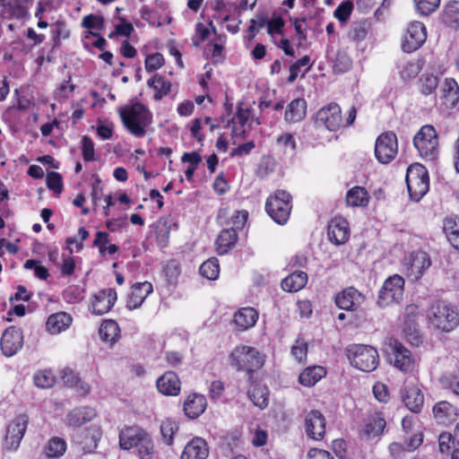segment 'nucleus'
Instances as JSON below:
<instances>
[{"instance_id": "18", "label": "nucleus", "mask_w": 459, "mask_h": 459, "mask_svg": "<svg viewBox=\"0 0 459 459\" xmlns=\"http://www.w3.org/2000/svg\"><path fill=\"white\" fill-rule=\"evenodd\" d=\"M117 300V292L114 289H104L94 295L92 312L96 315L108 313Z\"/></svg>"}, {"instance_id": "48", "label": "nucleus", "mask_w": 459, "mask_h": 459, "mask_svg": "<svg viewBox=\"0 0 459 459\" xmlns=\"http://www.w3.org/2000/svg\"><path fill=\"white\" fill-rule=\"evenodd\" d=\"M438 448L439 452L443 455H450L453 453V450L457 448L456 442L453 434L449 432H442L438 436Z\"/></svg>"}, {"instance_id": "6", "label": "nucleus", "mask_w": 459, "mask_h": 459, "mask_svg": "<svg viewBox=\"0 0 459 459\" xmlns=\"http://www.w3.org/2000/svg\"><path fill=\"white\" fill-rule=\"evenodd\" d=\"M405 181L410 197L415 202H419L429 189L428 170L420 163H413L408 167Z\"/></svg>"}, {"instance_id": "22", "label": "nucleus", "mask_w": 459, "mask_h": 459, "mask_svg": "<svg viewBox=\"0 0 459 459\" xmlns=\"http://www.w3.org/2000/svg\"><path fill=\"white\" fill-rule=\"evenodd\" d=\"M209 448L206 441L202 437H194L185 446L181 459H206Z\"/></svg>"}, {"instance_id": "28", "label": "nucleus", "mask_w": 459, "mask_h": 459, "mask_svg": "<svg viewBox=\"0 0 459 459\" xmlns=\"http://www.w3.org/2000/svg\"><path fill=\"white\" fill-rule=\"evenodd\" d=\"M238 241V233L234 228L222 230L216 238V249L219 255H225L232 249Z\"/></svg>"}, {"instance_id": "15", "label": "nucleus", "mask_w": 459, "mask_h": 459, "mask_svg": "<svg viewBox=\"0 0 459 459\" xmlns=\"http://www.w3.org/2000/svg\"><path fill=\"white\" fill-rule=\"evenodd\" d=\"M1 350L4 356L14 355L23 345V334L21 328L16 326L8 327L1 338Z\"/></svg>"}, {"instance_id": "46", "label": "nucleus", "mask_w": 459, "mask_h": 459, "mask_svg": "<svg viewBox=\"0 0 459 459\" xmlns=\"http://www.w3.org/2000/svg\"><path fill=\"white\" fill-rule=\"evenodd\" d=\"M135 449L140 459H152L154 455V445L148 433L143 435V437H141V441Z\"/></svg>"}, {"instance_id": "20", "label": "nucleus", "mask_w": 459, "mask_h": 459, "mask_svg": "<svg viewBox=\"0 0 459 459\" xmlns=\"http://www.w3.org/2000/svg\"><path fill=\"white\" fill-rule=\"evenodd\" d=\"M440 101L447 108H455L459 102V86L453 78H446L440 88Z\"/></svg>"}, {"instance_id": "45", "label": "nucleus", "mask_w": 459, "mask_h": 459, "mask_svg": "<svg viewBox=\"0 0 459 459\" xmlns=\"http://www.w3.org/2000/svg\"><path fill=\"white\" fill-rule=\"evenodd\" d=\"M200 273L208 280H216L220 273L218 259L212 257L204 262L200 266Z\"/></svg>"}, {"instance_id": "27", "label": "nucleus", "mask_w": 459, "mask_h": 459, "mask_svg": "<svg viewBox=\"0 0 459 459\" xmlns=\"http://www.w3.org/2000/svg\"><path fill=\"white\" fill-rule=\"evenodd\" d=\"M206 405V398L204 395L193 394L185 401L184 411L188 418L195 419L204 411Z\"/></svg>"}, {"instance_id": "44", "label": "nucleus", "mask_w": 459, "mask_h": 459, "mask_svg": "<svg viewBox=\"0 0 459 459\" xmlns=\"http://www.w3.org/2000/svg\"><path fill=\"white\" fill-rule=\"evenodd\" d=\"M66 450V443L65 439L54 437L49 439L48 446L45 447V454L48 457H60Z\"/></svg>"}, {"instance_id": "31", "label": "nucleus", "mask_w": 459, "mask_h": 459, "mask_svg": "<svg viewBox=\"0 0 459 459\" xmlns=\"http://www.w3.org/2000/svg\"><path fill=\"white\" fill-rule=\"evenodd\" d=\"M307 282V274L302 271H295L281 281L284 291L297 292L303 289Z\"/></svg>"}, {"instance_id": "42", "label": "nucleus", "mask_w": 459, "mask_h": 459, "mask_svg": "<svg viewBox=\"0 0 459 459\" xmlns=\"http://www.w3.org/2000/svg\"><path fill=\"white\" fill-rule=\"evenodd\" d=\"M439 79L432 74H423L419 80L420 91L423 95H430L436 92Z\"/></svg>"}, {"instance_id": "29", "label": "nucleus", "mask_w": 459, "mask_h": 459, "mask_svg": "<svg viewBox=\"0 0 459 459\" xmlns=\"http://www.w3.org/2000/svg\"><path fill=\"white\" fill-rule=\"evenodd\" d=\"M147 432L141 429L126 428L119 433V446L124 450H129L132 447H137L141 437Z\"/></svg>"}, {"instance_id": "41", "label": "nucleus", "mask_w": 459, "mask_h": 459, "mask_svg": "<svg viewBox=\"0 0 459 459\" xmlns=\"http://www.w3.org/2000/svg\"><path fill=\"white\" fill-rule=\"evenodd\" d=\"M368 202V195L364 187L354 186L348 191L346 203L351 206H366Z\"/></svg>"}, {"instance_id": "47", "label": "nucleus", "mask_w": 459, "mask_h": 459, "mask_svg": "<svg viewBox=\"0 0 459 459\" xmlns=\"http://www.w3.org/2000/svg\"><path fill=\"white\" fill-rule=\"evenodd\" d=\"M182 162H188L189 166L186 169L185 175L186 178L188 181L193 180L195 170L196 169L198 164L202 161L201 155L196 152H185L183 156L181 157Z\"/></svg>"}, {"instance_id": "36", "label": "nucleus", "mask_w": 459, "mask_h": 459, "mask_svg": "<svg viewBox=\"0 0 459 459\" xmlns=\"http://www.w3.org/2000/svg\"><path fill=\"white\" fill-rule=\"evenodd\" d=\"M172 224L170 216L162 217L156 222V240L160 247L167 245Z\"/></svg>"}, {"instance_id": "50", "label": "nucleus", "mask_w": 459, "mask_h": 459, "mask_svg": "<svg viewBox=\"0 0 459 459\" xmlns=\"http://www.w3.org/2000/svg\"><path fill=\"white\" fill-rule=\"evenodd\" d=\"M403 332L406 334L408 342L412 345L418 346L421 342L418 325L413 319L408 318L405 320Z\"/></svg>"}, {"instance_id": "63", "label": "nucleus", "mask_w": 459, "mask_h": 459, "mask_svg": "<svg viewBox=\"0 0 459 459\" xmlns=\"http://www.w3.org/2000/svg\"><path fill=\"white\" fill-rule=\"evenodd\" d=\"M52 34L56 44H58L61 39L69 37V30L62 22H56L52 29Z\"/></svg>"}, {"instance_id": "2", "label": "nucleus", "mask_w": 459, "mask_h": 459, "mask_svg": "<svg viewBox=\"0 0 459 459\" xmlns=\"http://www.w3.org/2000/svg\"><path fill=\"white\" fill-rule=\"evenodd\" d=\"M119 115L126 129L136 137L145 134V128L152 124V116L143 104L136 102L127 108H121Z\"/></svg>"}, {"instance_id": "25", "label": "nucleus", "mask_w": 459, "mask_h": 459, "mask_svg": "<svg viewBox=\"0 0 459 459\" xmlns=\"http://www.w3.org/2000/svg\"><path fill=\"white\" fill-rule=\"evenodd\" d=\"M360 299V293L353 287H349L337 294L335 304L342 310H355Z\"/></svg>"}, {"instance_id": "59", "label": "nucleus", "mask_w": 459, "mask_h": 459, "mask_svg": "<svg viewBox=\"0 0 459 459\" xmlns=\"http://www.w3.org/2000/svg\"><path fill=\"white\" fill-rule=\"evenodd\" d=\"M353 9V4L351 1L342 3L334 11V17L340 22H346Z\"/></svg>"}, {"instance_id": "64", "label": "nucleus", "mask_w": 459, "mask_h": 459, "mask_svg": "<svg viewBox=\"0 0 459 459\" xmlns=\"http://www.w3.org/2000/svg\"><path fill=\"white\" fill-rule=\"evenodd\" d=\"M307 459H334L326 450L311 448L307 453Z\"/></svg>"}, {"instance_id": "54", "label": "nucleus", "mask_w": 459, "mask_h": 459, "mask_svg": "<svg viewBox=\"0 0 459 459\" xmlns=\"http://www.w3.org/2000/svg\"><path fill=\"white\" fill-rule=\"evenodd\" d=\"M33 381L35 385L39 388H49L55 384V377L50 372L39 371L35 373Z\"/></svg>"}, {"instance_id": "40", "label": "nucleus", "mask_w": 459, "mask_h": 459, "mask_svg": "<svg viewBox=\"0 0 459 459\" xmlns=\"http://www.w3.org/2000/svg\"><path fill=\"white\" fill-rule=\"evenodd\" d=\"M149 87L155 90L154 100H160L164 96L169 94L171 88V83L160 74H155L152 79L147 82Z\"/></svg>"}, {"instance_id": "62", "label": "nucleus", "mask_w": 459, "mask_h": 459, "mask_svg": "<svg viewBox=\"0 0 459 459\" xmlns=\"http://www.w3.org/2000/svg\"><path fill=\"white\" fill-rule=\"evenodd\" d=\"M291 353L299 362H304L307 359V346L304 342L297 341L291 349Z\"/></svg>"}, {"instance_id": "57", "label": "nucleus", "mask_w": 459, "mask_h": 459, "mask_svg": "<svg viewBox=\"0 0 459 459\" xmlns=\"http://www.w3.org/2000/svg\"><path fill=\"white\" fill-rule=\"evenodd\" d=\"M164 64L163 56L160 53L149 55L145 59V69L152 73L160 68Z\"/></svg>"}, {"instance_id": "60", "label": "nucleus", "mask_w": 459, "mask_h": 459, "mask_svg": "<svg viewBox=\"0 0 459 459\" xmlns=\"http://www.w3.org/2000/svg\"><path fill=\"white\" fill-rule=\"evenodd\" d=\"M82 25L86 29L101 30L104 26V19L101 16L90 14L82 19Z\"/></svg>"}, {"instance_id": "61", "label": "nucleus", "mask_w": 459, "mask_h": 459, "mask_svg": "<svg viewBox=\"0 0 459 459\" xmlns=\"http://www.w3.org/2000/svg\"><path fill=\"white\" fill-rule=\"evenodd\" d=\"M82 157L84 160L90 161L94 160V143L91 139L84 135L82 140Z\"/></svg>"}, {"instance_id": "16", "label": "nucleus", "mask_w": 459, "mask_h": 459, "mask_svg": "<svg viewBox=\"0 0 459 459\" xmlns=\"http://www.w3.org/2000/svg\"><path fill=\"white\" fill-rule=\"evenodd\" d=\"M401 397L404 405L411 411L418 413L421 411L424 396L419 387L414 385H405L401 389Z\"/></svg>"}, {"instance_id": "38", "label": "nucleus", "mask_w": 459, "mask_h": 459, "mask_svg": "<svg viewBox=\"0 0 459 459\" xmlns=\"http://www.w3.org/2000/svg\"><path fill=\"white\" fill-rule=\"evenodd\" d=\"M443 23L454 29L459 27V1L447 4L442 13Z\"/></svg>"}, {"instance_id": "12", "label": "nucleus", "mask_w": 459, "mask_h": 459, "mask_svg": "<svg viewBox=\"0 0 459 459\" xmlns=\"http://www.w3.org/2000/svg\"><path fill=\"white\" fill-rule=\"evenodd\" d=\"M316 124L317 126H325L329 131H337L342 124L339 105L333 102L319 109L316 116Z\"/></svg>"}, {"instance_id": "49", "label": "nucleus", "mask_w": 459, "mask_h": 459, "mask_svg": "<svg viewBox=\"0 0 459 459\" xmlns=\"http://www.w3.org/2000/svg\"><path fill=\"white\" fill-rule=\"evenodd\" d=\"M399 68L400 75L403 80L416 77L420 71L419 63L414 60L403 61L400 64Z\"/></svg>"}, {"instance_id": "21", "label": "nucleus", "mask_w": 459, "mask_h": 459, "mask_svg": "<svg viewBox=\"0 0 459 459\" xmlns=\"http://www.w3.org/2000/svg\"><path fill=\"white\" fill-rule=\"evenodd\" d=\"M350 236V230L346 220L334 218L328 226V238L335 245L345 243Z\"/></svg>"}, {"instance_id": "24", "label": "nucleus", "mask_w": 459, "mask_h": 459, "mask_svg": "<svg viewBox=\"0 0 459 459\" xmlns=\"http://www.w3.org/2000/svg\"><path fill=\"white\" fill-rule=\"evenodd\" d=\"M158 390L165 395L175 396L179 394L180 381L176 373L168 371L156 381Z\"/></svg>"}, {"instance_id": "53", "label": "nucleus", "mask_w": 459, "mask_h": 459, "mask_svg": "<svg viewBox=\"0 0 459 459\" xmlns=\"http://www.w3.org/2000/svg\"><path fill=\"white\" fill-rule=\"evenodd\" d=\"M414 2L417 12L420 15L427 16L437 10L440 0H414Z\"/></svg>"}, {"instance_id": "34", "label": "nucleus", "mask_w": 459, "mask_h": 459, "mask_svg": "<svg viewBox=\"0 0 459 459\" xmlns=\"http://www.w3.org/2000/svg\"><path fill=\"white\" fill-rule=\"evenodd\" d=\"M258 314L252 307H243L234 315V323L242 330H247L256 323Z\"/></svg>"}, {"instance_id": "43", "label": "nucleus", "mask_w": 459, "mask_h": 459, "mask_svg": "<svg viewBox=\"0 0 459 459\" xmlns=\"http://www.w3.org/2000/svg\"><path fill=\"white\" fill-rule=\"evenodd\" d=\"M444 230L450 244L459 250V220L447 219L445 221Z\"/></svg>"}, {"instance_id": "17", "label": "nucleus", "mask_w": 459, "mask_h": 459, "mask_svg": "<svg viewBox=\"0 0 459 459\" xmlns=\"http://www.w3.org/2000/svg\"><path fill=\"white\" fill-rule=\"evenodd\" d=\"M431 265L429 255L423 251L413 252L409 258L408 274L414 280H419Z\"/></svg>"}, {"instance_id": "51", "label": "nucleus", "mask_w": 459, "mask_h": 459, "mask_svg": "<svg viewBox=\"0 0 459 459\" xmlns=\"http://www.w3.org/2000/svg\"><path fill=\"white\" fill-rule=\"evenodd\" d=\"M351 67V60L344 51H338L333 60V69L335 74H342Z\"/></svg>"}, {"instance_id": "56", "label": "nucleus", "mask_w": 459, "mask_h": 459, "mask_svg": "<svg viewBox=\"0 0 459 459\" xmlns=\"http://www.w3.org/2000/svg\"><path fill=\"white\" fill-rule=\"evenodd\" d=\"M277 144L284 148L285 152L294 154L296 152V142L291 134L284 133L277 137Z\"/></svg>"}, {"instance_id": "55", "label": "nucleus", "mask_w": 459, "mask_h": 459, "mask_svg": "<svg viewBox=\"0 0 459 459\" xmlns=\"http://www.w3.org/2000/svg\"><path fill=\"white\" fill-rule=\"evenodd\" d=\"M178 427L177 423L170 420H166L161 422L160 432L168 445L172 444L173 435L178 430Z\"/></svg>"}, {"instance_id": "13", "label": "nucleus", "mask_w": 459, "mask_h": 459, "mask_svg": "<svg viewBox=\"0 0 459 459\" xmlns=\"http://www.w3.org/2000/svg\"><path fill=\"white\" fill-rule=\"evenodd\" d=\"M427 32L424 24L420 22H413L409 24L407 32L402 43L404 52L411 53L420 48L426 41Z\"/></svg>"}, {"instance_id": "58", "label": "nucleus", "mask_w": 459, "mask_h": 459, "mask_svg": "<svg viewBox=\"0 0 459 459\" xmlns=\"http://www.w3.org/2000/svg\"><path fill=\"white\" fill-rule=\"evenodd\" d=\"M47 186L56 194H60L63 189L62 177L59 173L52 171L47 175Z\"/></svg>"}, {"instance_id": "30", "label": "nucleus", "mask_w": 459, "mask_h": 459, "mask_svg": "<svg viewBox=\"0 0 459 459\" xmlns=\"http://www.w3.org/2000/svg\"><path fill=\"white\" fill-rule=\"evenodd\" d=\"M385 425L386 422L382 414L376 412L366 419L361 432L368 437H376L383 433Z\"/></svg>"}, {"instance_id": "4", "label": "nucleus", "mask_w": 459, "mask_h": 459, "mask_svg": "<svg viewBox=\"0 0 459 459\" xmlns=\"http://www.w3.org/2000/svg\"><path fill=\"white\" fill-rule=\"evenodd\" d=\"M346 354L351 365L364 372L374 371L379 363L377 351L370 345H349Z\"/></svg>"}, {"instance_id": "1", "label": "nucleus", "mask_w": 459, "mask_h": 459, "mask_svg": "<svg viewBox=\"0 0 459 459\" xmlns=\"http://www.w3.org/2000/svg\"><path fill=\"white\" fill-rule=\"evenodd\" d=\"M427 317L429 325L437 330L448 333L459 325L457 307L446 301H436L428 309Z\"/></svg>"}, {"instance_id": "37", "label": "nucleus", "mask_w": 459, "mask_h": 459, "mask_svg": "<svg viewBox=\"0 0 459 459\" xmlns=\"http://www.w3.org/2000/svg\"><path fill=\"white\" fill-rule=\"evenodd\" d=\"M323 367L316 366L307 368L299 377V383L305 386H312L316 385L325 375Z\"/></svg>"}, {"instance_id": "19", "label": "nucleus", "mask_w": 459, "mask_h": 459, "mask_svg": "<svg viewBox=\"0 0 459 459\" xmlns=\"http://www.w3.org/2000/svg\"><path fill=\"white\" fill-rule=\"evenodd\" d=\"M433 415L438 424L446 426L456 420L458 410L449 402L440 401L434 405Z\"/></svg>"}, {"instance_id": "35", "label": "nucleus", "mask_w": 459, "mask_h": 459, "mask_svg": "<svg viewBox=\"0 0 459 459\" xmlns=\"http://www.w3.org/2000/svg\"><path fill=\"white\" fill-rule=\"evenodd\" d=\"M248 397L259 409H264L269 403V391L265 385H254L248 390Z\"/></svg>"}, {"instance_id": "32", "label": "nucleus", "mask_w": 459, "mask_h": 459, "mask_svg": "<svg viewBox=\"0 0 459 459\" xmlns=\"http://www.w3.org/2000/svg\"><path fill=\"white\" fill-rule=\"evenodd\" d=\"M72 323V317L65 312H59L48 316L47 329L51 334L65 331Z\"/></svg>"}, {"instance_id": "7", "label": "nucleus", "mask_w": 459, "mask_h": 459, "mask_svg": "<svg viewBox=\"0 0 459 459\" xmlns=\"http://www.w3.org/2000/svg\"><path fill=\"white\" fill-rule=\"evenodd\" d=\"M265 210L275 222L285 224L291 211V195L285 190H277L267 198Z\"/></svg>"}, {"instance_id": "3", "label": "nucleus", "mask_w": 459, "mask_h": 459, "mask_svg": "<svg viewBox=\"0 0 459 459\" xmlns=\"http://www.w3.org/2000/svg\"><path fill=\"white\" fill-rule=\"evenodd\" d=\"M230 364L238 371H246L248 380L253 378V372L260 368L264 362L263 355L250 346L236 347L230 355Z\"/></svg>"}, {"instance_id": "14", "label": "nucleus", "mask_w": 459, "mask_h": 459, "mask_svg": "<svg viewBox=\"0 0 459 459\" xmlns=\"http://www.w3.org/2000/svg\"><path fill=\"white\" fill-rule=\"evenodd\" d=\"M305 429L308 437L321 440L325 434V418L317 410H311L305 415Z\"/></svg>"}, {"instance_id": "9", "label": "nucleus", "mask_w": 459, "mask_h": 459, "mask_svg": "<svg viewBox=\"0 0 459 459\" xmlns=\"http://www.w3.org/2000/svg\"><path fill=\"white\" fill-rule=\"evenodd\" d=\"M398 152V143L394 132L381 134L376 141L375 155L382 164H388L394 160Z\"/></svg>"}, {"instance_id": "11", "label": "nucleus", "mask_w": 459, "mask_h": 459, "mask_svg": "<svg viewBox=\"0 0 459 459\" xmlns=\"http://www.w3.org/2000/svg\"><path fill=\"white\" fill-rule=\"evenodd\" d=\"M388 352L393 355V363L395 368L403 372H411L415 366L411 352L398 340L391 339L388 343Z\"/></svg>"}, {"instance_id": "52", "label": "nucleus", "mask_w": 459, "mask_h": 459, "mask_svg": "<svg viewBox=\"0 0 459 459\" xmlns=\"http://www.w3.org/2000/svg\"><path fill=\"white\" fill-rule=\"evenodd\" d=\"M275 167L276 162L273 158L270 156L263 157L256 169V175L260 178H264L274 171Z\"/></svg>"}, {"instance_id": "8", "label": "nucleus", "mask_w": 459, "mask_h": 459, "mask_svg": "<svg viewBox=\"0 0 459 459\" xmlns=\"http://www.w3.org/2000/svg\"><path fill=\"white\" fill-rule=\"evenodd\" d=\"M404 279L394 274L389 276L378 291L377 305L380 307H386L393 304L400 303L403 299Z\"/></svg>"}, {"instance_id": "10", "label": "nucleus", "mask_w": 459, "mask_h": 459, "mask_svg": "<svg viewBox=\"0 0 459 459\" xmlns=\"http://www.w3.org/2000/svg\"><path fill=\"white\" fill-rule=\"evenodd\" d=\"M29 415L21 413L7 426L5 446L8 450H16L27 429Z\"/></svg>"}, {"instance_id": "23", "label": "nucleus", "mask_w": 459, "mask_h": 459, "mask_svg": "<svg viewBox=\"0 0 459 459\" xmlns=\"http://www.w3.org/2000/svg\"><path fill=\"white\" fill-rule=\"evenodd\" d=\"M152 292V285L149 281L137 282L132 287L126 307L136 309L142 306L145 299Z\"/></svg>"}, {"instance_id": "26", "label": "nucleus", "mask_w": 459, "mask_h": 459, "mask_svg": "<svg viewBox=\"0 0 459 459\" xmlns=\"http://www.w3.org/2000/svg\"><path fill=\"white\" fill-rule=\"evenodd\" d=\"M96 416V411L89 406L77 407L72 410L66 415V422L72 427H81L84 423L91 421Z\"/></svg>"}, {"instance_id": "5", "label": "nucleus", "mask_w": 459, "mask_h": 459, "mask_svg": "<svg viewBox=\"0 0 459 459\" xmlns=\"http://www.w3.org/2000/svg\"><path fill=\"white\" fill-rule=\"evenodd\" d=\"M413 145L425 160L435 161L439 154L438 137L433 126L425 125L413 137Z\"/></svg>"}, {"instance_id": "33", "label": "nucleus", "mask_w": 459, "mask_h": 459, "mask_svg": "<svg viewBox=\"0 0 459 459\" xmlns=\"http://www.w3.org/2000/svg\"><path fill=\"white\" fill-rule=\"evenodd\" d=\"M307 113V102L304 99H295L287 107L285 120L297 123L301 121Z\"/></svg>"}, {"instance_id": "39", "label": "nucleus", "mask_w": 459, "mask_h": 459, "mask_svg": "<svg viewBox=\"0 0 459 459\" xmlns=\"http://www.w3.org/2000/svg\"><path fill=\"white\" fill-rule=\"evenodd\" d=\"M119 326L114 320H105L99 329V334L102 341L114 343L119 336Z\"/></svg>"}]
</instances>
